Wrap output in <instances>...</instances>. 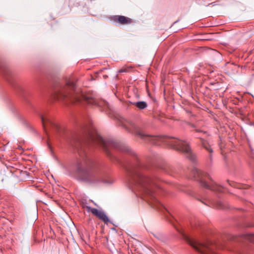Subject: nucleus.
<instances>
[{
  "instance_id": "1",
  "label": "nucleus",
  "mask_w": 254,
  "mask_h": 254,
  "mask_svg": "<svg viewBox=\"0 0 254 254\" xmlns=\"http://www.w3.org/2000/svg\"><path fill=\"white\" fill-rule=\"evenodd\" d=\"M78 92L75 81L70 79L67 80L65 85L56 89L53 96L59 101L76 103L80 101V97L77 94Z\"/></svg>"
},
{
  "instance_id": "2",
  "label": "nucleus",
  "mask_w": 254,
  "mask_h": 254,
  "mask_svg": "<svg viewBox=\"0 0 254 254\" xmlns=\"http://www.w3.org/2000/svg\"><path fill=\"white\" fill-rule=\"evenodd\" d=\"M77 171L82 174L84 179L89 182L95 181L100 174L98 168L87 157L77 163Z\"/></svg>"
},
{
  "instance_id": "3",
  "label": "nucleus",
  "mask_w": 254,
  "mask_h": 254,
  "mask_svg": "<svg viewBox=\"0 0 254 254\" xmlns=\"http://www.w3.org/2000/svg\"><path fill=\"white\" fill-rule=\"evenodd\" d=\"M194 177L199 181L203 187L214 191H222L223 188L215 184L208 174L198 169L193 170Z\"/></svg>"
},
{
  "instance_id": "4",
  "label": "nucleus",
  "mask_w": 254,
  "mask_h": 254,
  "mask_svg": "<svg viewBox=\"0 0 254 254\" xmlns=\"http://www.w3.org/2000/svg\"><path fill=\"white\" fill-rule=\"evenodd\" d=\"M133 179L135 185L139 190L147 194L152 193L155 185L149 178L140 173H136Z\"/></svg>"
},
{
  "instance_id": "5",
  "label": "nucleus",
  "mask_w": 254,
  "mask_h": 254,
  "mask_svg": "<svg viewBox=\"0 0 254 254\" xmlns=\"http://www.w3.org/2000/svg\"><path fill=\"white\" fill-rule=\"evenodd\" d=\"M167 143L173 148L181 151L191 161H195V155L192 152L191 148L187 142L177 138H171L167 141Z\"/></svg>"
},
{
  "instance_id": "6",
  "label": "nucleus",
  "mask_w": 254,
  "mask_h": 254,
  "mask_svg": "<svg viewBox=\"0 0 254 254\" xmlns=\"http://www.w3.org/2000/svg\"><path fill=\"white\" fill-rule=\"evenodd\" d=\"M187 241L195 250L202 254H215L214 249L216 246L210 241L202 243L190 239H188Z\"/></svg>"
},
{
  "instance_id": "7",
  "label": "nucleus",
  "mask_w": 254,
  "mask_h": 254,
  "mask_svg": "<svg viewBox=\"0 0 254 254\" xmlns=\"http://www.w3.org/2000/svg\"><path fill=\"white\" fill-rule=\"evenodd\" d=\"M85 138L101 146L105 150L107 149L111 142L105 140L93 128H88L86 131Z\"/></svg>"
},
{
  "instance_id": "8",
  "label": "nucleus",
  "mask_w": 254,
  "mask_h": 254,
  "mask_svg": "<svg viewBox=\"0 0 254 254\" xmlns=\"http://www.w3.org/2000/svg\"><path fill=\"white\" fill-rule=\"evenodd\" d=\"M84 207L86 209L88 212H91L105 223H107L109 222L108 217L103 211L87 205H85Z\"/></svg>"
},
{
  "instance_id": "9",
  "label": "nucleus",
  "mask_w": 254,
  "mask_h": 254,
  "mask_svg": "<svg viewBox=\"0 0 254 254\" xmlns=\"http://www.w3.org/2000/svg\"><path fill=\"white\" fill-rule=\"evenodd\" d=\"M113 20L122 25L129 24L132 22L130 18L122 15H116L114 16Z\"/></svg>"
},
{
  "instance_id": "10",
  "label": "nucleus",
  "mask_w": 254,
  "mask_h": 254,
  "mask_svg": "<svg viewBox=\"0 0 254 254\" xmlns=\"http://www.w3.org/2000/svg\"><path fill=\"white\" fill-rule=\"evenodd\" d=\"M40 117L41 118L43 126H44V127L47 126H54L55 127H58V125L56 123V122L52 121V120L46 117H44L42 115H40Z\"/></svg>"
},
{
  "instance_id": "11",
  "label": "nucleus",
  "mask_w": 254,
  "mask_h": 254,
  "mask_svg": "<svg viewBox=\"0 0 254 254\" xmlns=\"http://www.w3.org/2000/svg\"><path fill=\"white\" fill-rule=\"evenodd\" d=\"M83 98L85 100V101L88 104L92 105H99L98 100L95 98V97L87 95L83 97Z\"/></svg>"
},
{
  "instance_id": "12",
  "label": "nucleus",
  "mask_w": 254,
  "mask_h": 254,
  "mask_svg": "<svg viewBox=\"0 0 254 254\" xmlns=\"http://www.w3.org/2000/svg\"><path fill=\"white\" fill-rule=\"evenodd\" d=\"M201 145L205 148L210 154L209 155V158L210 160H212V153H213V149L211 147L210 145L208 142L204 139H201Z\"/></svg>"
},
{
  "instance_id": "13",
  "label": "nucleus",
  "mask_w": 254,
  "mask_h": 254,
  "mask_svg": "<svg viewBox=\"0 0 254 254\" xmlns=\"http://www.w3.org/2000/svg\"><path fill=\"white\" fill-rule=\"evenodd\" d=\"M136 107L140 110L146 108L147 106V103L144 101H139L133 103Z\"/></svg>"
},
{
  "instance_id": "14",
  "label": "nucleus",
  "mask_w": 254,
  "mask_h": 254,
  "mask_svg": "<svg viewBox=\"0 0 254 254\" xmlns=\"http://www.w3.org/2000/svg\"><path fill=\"white\" fill-rule=\"evenodd\" d=\"M132 69V67L130 66H123L120 70H118V73L122 72H129Z\"/></svg>"
},
{
  "instance_id": "15",
  "label": "nucleus",
  "mask_w": 254,
  "mask_h": 254,
  "mask_svg": "<svg viewBox=\"0 0 254 254\" xmlns=\"http://www.w3.org/2000/svg\"><path fill=\"white\" fill-rule=\"evenodd\" d=\"M226 65L228 67V68L232 69V72H234L235 71H237V65H234L233 64L227 63Z\"/></svg>"
},
{
  "instance_id": "16",
  "label": "nucleus",
  "mask_w": 254,
  "mask_h": 254,
  "mask_svg": "<svg viewBox=\"0 0 254 254\" xmlns=\"http://www.w3.org/2000/svg\"><path fill=\"white\" fill-rule=\"evenodd\" d=\"M135 135L141 137V138H143L144 136H146L144 134V133L143 132H142V131H137V130L135 131Z\"/></svg>"
},
{
  "instance_id": "17",
  "label": "nucleus",
  "mask_w": 254,
  "mask_h": 254,
  "mask_svg": "<svg viewBox=\"0 0 254 254\" xmlns=\"http://www.w3.org/2000/svg\"><path fill=\"white\" fill-rule=\"evenodd\" d=\"M241 237H244L245 239L250 241H252L251 237L252 236L250 235H243L242 236H240L239 235V242L240 241V239Z\"/></svg>"
},
{
  "instance_id": "18",
  "label": "nucleus",
  "mask_w": 254,
  "mask_h": 254,
  "mask_svg": "<svg viewBox=\"0 0 254 254\" xmlns=\"http://www.w3.org/2000/svg\"><path fill=\"white\" fill-rule=\"evenodd\" d=\"M219 146L220 149L221 150H222L223 148L224 147V144L223 143L221 137H220V141L219 142Z\"/></svg>"
},
{
  "instance_id": "19",
  "label": "nucleus",
  "mask_w": 254,
  "mask_h": 254,
  "mask_svg": "<svg viewBox=\"0 0 254 254\" xmlns=\"http://www.w3.org/2000/svg\"><path fill=\"white\" fill-rule=\"evenodd\" d=\"M216 207L219 209H223V204L221 202H217V205L216 206Z\"/></svg>"
},
{
  "instance_id": "20",
  "label": "nucleus",
  "mask_w": 254,
  "mask_h": 254,
  "mask_svg": "<svg viewBox=\"0 0 254 254\" xmlns=\"http://www.w3.org/2000/svg\"><path fill=\"white\" fill-rule=\"evenodd\" d=\"M24 123L23 124V126H30V125L29 124V122L27 121L26 120H23Z\"/></svg>"
},
{
  "instance_id": "21",
  "label": "nucleus",
  "mask_w": 254,
  "mask_h": 254,
  "mask_svg": "<svg viewBox=\"0 0 254 254\" xmlns=\"http://www.w3.org/2000/svg\"><path fill=\"white\" fill-rule=\"evenodd\" d=\"M247 186L246 185H240L239 184V190L240 189H246L247 188Z\"/></svg>"
},
{
  "instance_id": "22",
  "label": "nucleus",
  "mask_w": 254,
  "mask_h": 254,
  "mask_svg": "<svg viewBox=\"0 0 254 254\" xmlns=\"http://www.w3.org/2000/svg\"><path fill=\"white\" fill-rule=\"evenodd\" d=\"M196 132H203L204 134H205L206 133V132L205 131H202V130H200V129H196Z\"/></svg>"
},
{
  "instance_id": "23",
  "label": "nucleus",
  "mask_w": 254,
  "mask_h": 254,
  "mask_svg": "<svg viewBox=\"0 0 254 254\" xmlns=\"http://www.w3.org/2000/svg\"><path fill=\"white\" fill-rule=\"evenodd\" d=\"M232 184H230V185L233 186L234 187H235L237 186V184H236V183H234L232 182Z\"/></svg>"
}]
</instances>
